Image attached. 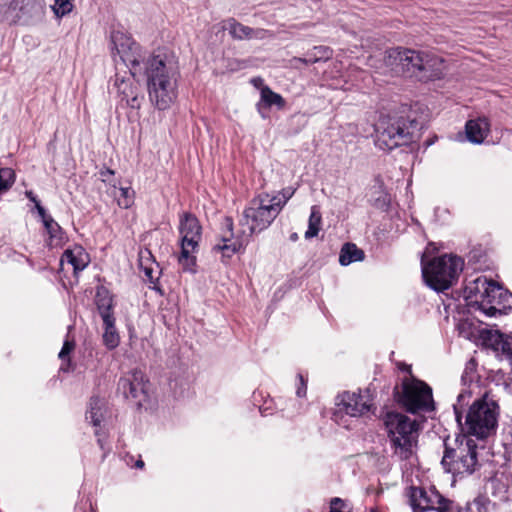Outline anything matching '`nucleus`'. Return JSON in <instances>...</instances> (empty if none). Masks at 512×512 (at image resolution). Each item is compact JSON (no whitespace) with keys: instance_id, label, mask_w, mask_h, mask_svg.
<instances>
[{"instance_id":"1","label":"nucleus","mask_w":512,"mask_h":512,"mask_svg":"<svg viewBox=\"0 0 512 512\" xmlns=\"http://www.w3.org/2000/svg\"><path fill=\"white\" fill-rule=\"evenodd\" d=\"M150 101L159 110L171 106L177 97V66L173 55L158 50L143 63Z\"/></svg>"},{"instance_id":"2","label":"nucleus","mask_w":512,"mask_h":512,"mask_svg":"<svg viewBox=\"0 0 512 512\" xmlns=\"http://www.w3.org/2000/svg\"><path fill=\"white\" fill-rule=\"evenodd\" d=\"M464 293L488 317L506 315L512 309V294L486 277L469 282Z\"/></svg>"},{"instance_id":"3","label":"nucleus","mask_w":512,"mask_h":512,"mask_svg":"<svg viewBox=\"0 0 512 512\" xmlns=\"http://www.w3.org/2000/svg\"><path fill=\"white\" fill-rule=\"evenodd\" d=\"M441 464L453 476L471 475L478 467L477 445L466 435L454 439V446L446 440Z\"/></svg>"},{"instance_id":"4","label":"nucleus","mask_w":512,"mask_h":512,"mask_svg":"<svg viewBox=\"0 0 512 512\" xmlns=\"http://www.w3.org/2000/svg\"><path fill=\"white\" fill-rule=\"evenodd\" d=\"M422 276L425 283L435 291L450 288L463 270L464 262L458 256L443 255L426 262L425 254L421 258Z\"/></svg>"},{"instance_id":"5","label":"nucleus","mask_w":512,"mask_h":512,"mask_svg":"<svg viewBox=\"0 0 512 512\" xmlns=\"http://www.w3.org/2000/svg\"><path fill=\"white\" fill-rule=\"evenodd\" d=\"M384 424L395 455L400 459L410 458L417 443L418 423L404 414L389 412Z\"/></svg>"},{"instance_id":"6","label":"nucleus","mask_w":512,"mask_h":512,"mask_svg":"<svg viewBox=\"0 0 512 512\" xmlns=\"http://www.w3.org/2000/svg\"><path fill=\"white\" fill-rule=\"evenodd\" d=\"M498 406L493 401L480 399L475 401L465 415L462 430L478 439L492 435L497 426Z\"/></svg>"},{"instance_id":"7","label":"nucleus","mask_w":512,"mask_h":512,"mask_svg":"<svg viewBox=\"0 0 512 512\" xmlns=\"http://www.w3.org/2000/svg\"><path fill=\"white\" fill-rule=\"evenodd\" d=\"M269 201L268 193L263 192L252 198L244 208L239 224L247 229L248 237L269 228L279 215L278 207H274Z\"/></svg>"},{"instance_id":"8","label":"nucleus","mask_w":512,"mask_h":512,"mask_svg":"<svg viewBox=\"0 0 512 512\" xmlns=\"http://www.w3.org/2000/svg\"><path fill=\"white\" fill-rule=\"evenodd\" d=\"M402 60V72L417 77L421 81L439 79L446 70L443 59L427 51L404 48Z\"/></svg>"},{"instance_id":"9","label":"nucleus","mask_w":512,"mask_h":512,"mask_svg":"<svg viewBox=\"0 0 512 512\" xmlns=\"http://www.w3.org/2000/svg\"><path fill=\"white\" fill-rule=\"evenodd\" d=\"M45 15V0H0V22L33 24Z\"/></svg>"},{"instance_id":"10","label":"nucleus","mask_w":512,"mask_h":512,"mask_svg":"<svg viewBox=\"0 0 512 512\" xmlns=\"http://www.w3.org/2000/svg\"><path fill=\"white\" fill-rule=\"evenodd\" d=\"M179 232L181 252L178 261L183 270L192 271L196 263L195 253L201 239L202 227L194 215L184 213L180 217Z\"/></svg>"},{"instance_id":"11","label":"nucleus","mask_w":512,"mask_h":512,"mask_svg":"<svg viewBox=\"0 0 512 512\" xmlns=\"http://www.w3.org/2000/svg\"><path fill=\"white\" fill-rule=\"evenodd\" d=\"M415 126L414 121L404 118L382 119L377 127V145L386 150L406 145L412 140Z\"/></svg>"},{"instance_id":"12","label":"nucleus","mask_w":512,"mask_h":512,"mask_svg":"<svg viewBox=\"0 0 512 512\" xmlns=\"http://www.w3.org/2000/svg\"><path fill=\"white\" fill-rule=\"evenodd\" d=\"M399 403L411 413L427 412L434 409L432 389L423 381L406 378L402 382Z\"/></svg>"},{"instance_id":"13","label":"nucleus","mask_w":512,"mask_h":512,"mask_svg":"<svg viewBox=\"0 0 512 512\" xmlns=\"http://www.w3.org/2000/svg\"><path fill=\"white\" fill-rule=\"evenodd\" d=\"M112 55L119 59L130 69L133 76L141 73L142 59L140 46L127 34L122 31H114L111 34Z\"/></svg>"},{"instance_id":"14","label":"nucleus","mask_w":512,"mask_h":512,"mask_svg":"<svg viewBox=\"0 0 512 512\" xmlns=\"http://www.w3.org/2000/svg\"><path fill=\"white\" fill-rule=\"evenodd\" d=\"M407 496L413 512H448L451 509L452 501L443 497L435 488L425 489L411 486Z\"/></svg>"},{"instance_id":"15","label":"nucleus","mask_w":512,"mask_h":512,"mask_svg":"<svg viewBox=\"0 0 512 512\" xmlns=\"http://www.w3.org/2000/svg\"><path fill=\"white\" fill-rule=\"evenodd\" d=\"M336 403L338 412L351 417L366 415L372 407V399L368 390L358 392H344L338 396Z\"/></svg>"},{"instance_id":"16","label":"nucleus","mask_w":512,"mask_h":512,"mask_svg":"<svg viewBox=\"0 0 512 512\" xmlns=\"http://www.w3.org/2000/svg\"><path fill=\"white\" fill-rule=\"evenodd\" d=\"M148 381L141 370L135 369L119 379L118 390L125 398H131L141 405L147 399Z\"/></svg>"},{"instance_id":"17","label":"nucleus","mask_w":512,"mask_h":512,"mask_svg":"<svg viewBox=\"0 0 512 512\" xmlns=\"http://www.w3.org/2000/svg\"><path fill=\"white\" fill-rule=\"evenodd\" d=\"M224 225L227 230L221 235L219 241L214 244L213 251L220 252L223 258H231L243 246V241L234 238L233 221L231 218H226Z\"/></svg>"},{"instance_id":"18","label":"nucleus","mask_w":512,"mask_h":512,"mask_svg":"<svg viewBox=\"0 0 512 512\" xmlns=\"http://www.w3.org/2000/svg\"><path fill=\"white\" fill-rule=\"evenodd\" d=\"M89 262V254L83 247L75 245L64 251L60 259V269L64 271L65 265H71L74 275H77L88 266Z\"/></svg>"},{"instance_id":"19","label":"nucleus","mask_w":512,"mask_h":512,"mask_svg":"<svg viewBox=\"0 0 512 512\" xmlns=\"http://www.w3.org/2000/svg\"><path fill=\"white\" fill-rule=\"evenodd\" d=\"M38 215L49 235L48 244L50 247H61L66 240L65 233L60 225L46 213L43 206H38Z\"/></svg>"},{"instance_id":"20","label":"nucleus","mask_w":512,"mask_h":512,"mask_svg":"<svg viewBox=\"0 0 512 512\" xmlns=\"http://www.w3.org/2000/svg\"><path fill=\"white\" fill-rule=\"evenodd\" d=\"M465 132L468 141L481 144L490 132V123L486 117L469 120L465 125Z\"/></svg>"},{"instance_id":"21","label":"nucleus","mask_w":512,"mask_h":512,"mask_svg":"<svg viewBox=\"0 0 512 512\" xmlns=\"http://www.w3.org/2000/svg\"><path fill=\"white\" fill-rule=\"evenodd\" d=\"M95 304L101 319L114 317L113 298L109 291L104 287H99L96 291Z\"/></svg>"},{"instance_id":"22","label":"nucleus","mask_w":512,"mask_h":512,"mask_svg":"<svg viewBox=\"0 0 512 512\" xmlns=\"http://www.w3.org/2000/svg\"><path fill=\"white\" fill-rule=\"evenodd\" d=\"M104 332H103V343L107 349H115L120 343V336L115 326V317H107L102 319Z\"/></svg>"},{"instance_id":"23","label":"nucleus","mask_w":512,"mask_h":512,"mask_svg":"<svg viewBox=\"0 0 512 512\" xmlns=\"http://www.w3.org/2000/svg\"><path fill=\"white\" fill-rule=\"evenodd\" d=\"M261 100L257 103V109L258 111H261L262 107H271L276 106L279 109H282L285 106V100L284 98L272 91L268 86H263L261 88Z\"/></svg>"},{"instance_id":"24","label":"nucleus","mask_w":512,"mask_h":512,"mask_svg":"<svg viewBox=\"0 0 512 512\" xmlns=\"http://www.w3.org/2000/svg\"><path fill=\"white\" fill-rule=\"evenodd\" d=\"M404 48H392L385 52L383 61L387 70L395 73L402 72Z\"/></svg>"},{"instance_id":"25","label":"nucleus","mask_w":512,"mask_h":512,"mask_svg":"<svg viewBox=\"0 0 512 512\" xmlns=\"http://www.w3.org/2000/svg\"><path fill=\"white\" fill-rule=\"evenodd\" d=\"M490 340L495 351L501 352L512 360V337L498 331L491 334Z\"/></svg>"},{"instance_id":"26","label":"nucleus","mask_w":512,"mask_h":512,"mask_svg":"<svg viewBox=\"0 0 512 512\" xmlns=\"http://www.w3.org/2000/svg\"><path fill=\"white\" fill-rule=\"evenodd\" d=\"M364 258V252L358 249L355 244L346 243L340 252L339 262L342 266H347L352 262L361 261Z\"/></svg>"},{"instance_id":"27","label":"nucleus","mask_w":512,"mask_h":512,"mask_svg":"<svg viewBox=\"0 0 512 512\" xmlns=\"http://www.w3.org/2000/svg\"><path fill=\"white\" fill-rule=\"evenodd\" d=\"M224 29L228 30L234 39L250 40L251 27L239 23L234 18H229L225 21Z\"/></svg>"},{"instance_id":"28","label":"nucleus","mask_w":512,"mask_h":512,"mask_svg":"<svg viewBox=\"0 0 512 512\" xmlns=\"http://www.w3.org/2000/svg\"><path fill=\"white\" fill-rule=\"evenodd\" d=\"M104 402L98 397H92L89 402V410L86 413V420L93 426L98 427L103 419Z\"/></svg>"},{"instance_id":"29","label":"nucleus","mask_w":512,"mask_h":512,"mask_svg":"<svg viewBox=\"0 0 512 512\" xmlns=\"http://www.w3.org/2000/svg\"><path fill=\"white\" fill-rule=\"evenodd\" d=\"M296 188L291 186L285 187L276 194H269L268 198L269 202L273 204L274 207H278L277 211L280 214L286 203L293 197L295 194Z\"/></svg>"},{"instance_id":"30","label":"nucleus","mask_w":512,"mask_h":512,"mask_svg":"<svg viewBox=\"0 0 512 512\" xmlns=\"http://www.w3.org/2000/svg\"><path fill=\"white\" fill-rule=\"evenodd\" d=\"M321 222L322 216L318 206H312L308 221V229L305 232L306 239H311L318 235L321 228Z\"/></svg>"},{"instance_id":"31","label":"nucleus","mask_w":512,"mask_h":512,"mask_svg":"<svg viewBox=\"0 0 512 512\" xmlns=\"http://www.w3.org/2000/svg\"><path fill=\"white\" fill-rule=\"evenodd\" d=\"M119 194H115L117 204L124 209H128L134 203L135 192L131 187H122Z\"/></svg>"},{"instance_id":"32","label":"nucleus","mask_w":512,"mask_h":512,"mask_svg":"<svg viewBox=\"0 0 512 512\" xmlns=\"http://www.w3.org/2000/svg\"><path fill=\"white\" fill-rule=\"evenodd\" d=\"M15 182V172L11 168H0V194L8 191Z\"/></svg>"},{"instance_id":"33","label":"nucleus","mask_w":512,"mask_h":512,"mask_svg":"<svg viewBox=\"0 0 512 512\" xmlns=\"http://www.w3.org/2000/svg\"><path fill=\"white\" fill-rule=\"evenodd\" d=\"M73 7L72 0H55L51 8L57 18H62L71 13Z\"/></svg>"},{"instance_id":"34","label":"nucleus","mask_w":512,"mask_h":512,"mask_svg":"<svg viewBox=\"0 0 512 512\" xmlns=\"http://www.w3.org/2000/svg\"><path fill=\"white\" fill-rule=\"evenodd\" d=\"M468 397H469V395H466L464 393L459 394L458 397H457V403H455L453 405L455 417H456V420L459 423V425H462V411H461V409H462V407L464 405V401Z\"/></svg>"},{"instance_id":"35","label":"nucleus","mask_w":512,"mask_h":512,"mask_svg":"<svg viewBox=\"0 0 512 512\" xmlns=\"http://www.w3.org/2000/svg\"><path fill=\"white\" fill-rule=\"evenodd\" d=\"M124 98L126 100V104L133 108V109H139L141 106V98L137 94L131 93V97L129 94H127L125 91H123Z\"/></svg>"},{"instance_id":"36","label":"nucleus","mask_w":512,"mask_h":512,"mask_svg":"<svg viewBox=\"0 0 512 512\" xmlns=\"http://www.w3.org/2000/svg\"><path fill=\"white\" fill-rule=\"evenodd\" d=\"M272 37V33L268 30L262 29V28H251L250 32V39H259L263 40L266 38Z\"/></svg>"},{"instance_id":"37","label":"nucleus","mask_w":512,"mask_h":512,"mask_svg":"<svg viewBox=\"0 0 512 512\" xmlns=\"http://www.w3.org/2000/svg\"><path fill=\"white\" fill-rule=\"evenodd\" d=\"M74 346L75 344L73 341L66 340L63 344L61 351L59 352V358L64 361L69 356L71 351L74 349Z\"/></svg>"},{"instance_id":"38","label":"nucleus","mask_w":512,"mask_h":512,"mask_svg":"<svg viewBox=\"0 0 512 512\" xmlns=\"http://www.w3.org/2000/svg\"><path fill=\"white\" fill-rule=\"evenodd\" d=\"M298 378H299L300 384L297 387L296 393H297L298 397H304L306 395V382L304 381V378L302 375L299 374Z\"/></svg>"},{"instance_id":"39","label":"nucleus","mask_w":512,"mask_h":512,"mask_svg":"<svg viewBox=\"0 0 512 512\" xmlns=\"http://www.w3.org/2000/svg\"><path fill=\"white\" fill-rule=\"evenodd\" d=\"M26 197L35 204V209L38 211V206H42L40 204V201L36 198L34 193L32 191H26L25 192Z\"/></svg>"},{"instance_id":"40","label":"nucleus","mask_w":512,"mask_h":512,"mask_svg":"<svg viewBox=\"0 0 512 512\" xmlns=\"http://www.w3.org/2000/svg\"><path fill=\"white\" fill-rule=\"evenodd\" d=\"M389 204V199L387 195L385 194L382 198H378L375 202V205L379 208H385Z\"/></svg>"},{"instance_id":"41","label":"nucleus","mask_w":512,"mask_h":512,"mask_svg":"<svg viewBox=\"0 0 512 512\" xmlns=\"http://www.w3.org/2000/svg\"><path fill=\"white\" fill-rule=\"evenodd\" d=\"M317 61H318V58L305 59V58L295 57L293 59V62H299V63H303L305 65H308V64H311V63H315Z\"/></svg>"},{"instance_id":"42","label":"nucleus","mask_w":512,"mask_h":512,"mask_svg":"<svg viewBox=\"0 0 512 512\" xmlns=\"http://www.w3.org/2000/svg\"><path fill=\"white\" fill-rule=\"evenodd\" d=\"M95 435L98 437V443H99L100 447L103 449L104 448L103 439L98 430L95 431Z\"/></svg>"},{"instance_id":"43","label":"nucleus","mask_w":512,"mask_h":512,"mask_svg":"<svg viewBox=\"0 0 512 512\" xmlns=\"http://www.w3.org/2000/svg\"><path fill=\"white\" fill-rule=\"evenodd\" d=\"M144 272H145V275L150 279L152 280L153 276H152V269L150 268H144Z\"/></svg>"},{"instance_id":"44","label":"nucleus","mask_w":512,"mask_h":512,"mask_svg":"<svg viewBox=\"0 0 512 512\" xmlns=\"http://www.w3.org/2000/svg\"><path fill=\"white\" fill-rule=\"evenodd\" d=\"M135 467L136 468H140V469L143 468L144 467V462L141 459L137 460L136 463H135Z\"/></svg>"},{"instance_id":"45","label":"nucleus","mask_w":512,"mask_h":512,"mask_svg":"<svg viewBox=\"0 0 512 512\" xmlns=\"http://www.w3.org/2000/svg\"><path fill=\"white\" fill-rule=\"evenodd\" d=\"M290 239H291L292 241H296V240L298 239V235H297V233H293V234H291V235H290Z\"/></svg>"},{"instance_id":"46","label":"nucleus","mask_w":512,"mask_h":512,"mask_svg":"<svg viewBox=\"0 0 512 512\" xmlns=\"http://www.w3.org/2000/svg\"><path fill=\"white\" fill-rule=\"evenodd\" d=\"M113 174V171L111 170H107L105 173L104 172H101V175L104 176L105 174Z\"/></svg>"},{"instance_id":"47","label":"nucleus","mask_w":512,"mask_h":512,"mask_svg":"<svg viewBox=\"0 0 512 512\" xmlns=\"http://www.w3.org/2000/svg\"><path fill=\"white\" fill-rule=\"evenodd\" d=\"M368 512H377V511H375V510H373V509H370Z\"/></svg>"}]
</instances>
